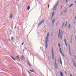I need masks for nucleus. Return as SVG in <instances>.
<instances>
[{
	"label": "nucleus",
	"instance_id": "f257e3e1",
	"mask_svg": "<svg viewBox=\"0 0 76 76\" xmlns=\"http://www.w3.org/2000/svg\"><path fill=\"white\" fill-rule=\"evenodd\" d=\"M48 37H49V33H47V36L45 38L46 45H45V48L47 49L48 47V45L47 42H48Z\"/></svg>",
	"mask_w": 76,
	"mask_h": 76
},
{
	"label": "nucleus",
	"instance_id": "f03ea898",
	"mask_svg": "<svg viewBox=\"0 0 76 76\" xmlns=\"http://www.w3.org/2000/svg\"><path fill=\"white\" fill-rule=\"evenodd\" d=\"M58 2H59V1H58L57 2V3L56 4V5H55V6L54 7V8L53 9V11H54V10H56V9H57V5H58Z\"/></svg>",
	"mask_w": 76,
	"mask_h": 76
},
{
	"label": "nucleus",
	"instance_id": "7ed1b4c3",
	"mask_svg": "<svg viewBox=\"0 0 76 76\" xmlns=\"http://www.w3.org/2000/svg\"><path fill=\"white\" fill-rule=\"evenodd\" d=\"M64 41L66 46V47H67V42H66L67 41V40L66 39H64Z\"/></svg>",
	"mask_w": 76,
	"mask_h": 76
},
{
	"label": "nucleus",
	"instance_id": "20e7f679",
	"mask_svg": "<svg viewBox=\"0 0 76 76\" xmlns=\"http://www.w3.org/2000/svg\"><path fill=\"white\" fill-rule=\"evenodd\" d=\"M52 59L53 60L54 59V53H53V51L52 50Z\"/></svg>",
	"mask_w": 76,
	"mask_h": 76
},
{
	"label": "nucleus",
	"instance_id": "39448f33",
	"mask_svg": "<svg viewBox=\"0 0 76 76\" xmlns=\"http://www.w3.org/2000/svg\"><path fill=\"white\" fill-rule=\"evenodd\" d=\"M59 51H60V53L62 54H63V52H62V51H61V48H60L59 49Z\"/></svg>",
	"mask_w": 76,
	"mask_h": 76
},
{
	"label": "nucleus",
	"instance_id": "423d86ee",
	"mask_svg": "<svg viewBox=\"0 0 76 76\" xmlns=\"http://www.w3.org/2000/svg\"><path fill=\"white\" fill-rule=\"evenodd\" d=\"M60 29H59V33L58 34V38H60Z\"/></svg>",
	"mask_w": 76,
	"mask_h": 76
},
{
	"label": "nucleus",
	"instance_id": "0eeeda50",
	"mask_svg": "<svg viewBox=\"0 0 76 76\" xmlns=\"http://www.w3.org/2000/svg\"><path fill=\"white\" fill-rule=\"evenodd\" d=\"M13 16H12V14H10V18L12 19V17Z\"/></svg>",
	"mask_w": 76,
	"mask_h": 76
},
{
	"label": "nucleus",
	"instance_id": "6e6552de",
	"mask_svg": "<svg viewBox=\"0 0 76 76\" xmlns=\"http://www.w3.org/2000/svg\"><path fill=\"white\" fill-rule=\"evenodd\" d=\"M69 52L70 53V50H71V49H70V45H69Z\"/></svg>",
	"mask_w": 76,
	"mask_h": 76
},
{
	"label": "nucleus",
	"instance_id": "1a4fd4ad",
	"mask_svg": "<svg viewBox=\"0 0 76 76\" xmlns=\"http://www.w3.org/2000/svg\"><path fill=\"white\" fill-rule=\"evenodd\" d=\"M55 22V19H54L52 20V24H53V23H54Z\"/></svg>",
	"mask_w": 76,
	"mask_h": 76
},
{
	"label": "nucleus",
	"instance_id": "9d476101",
	"mask_svg": "<svg viewBox=\"0 0 76 76\" xmlns=\"http://www.w3.org/2000/svg\"><path fill=\"white\" fill-rule=\"evenodd\" d=\"M60 74L61 76H63V73H62V72H60Z\"/></svg>",
	"mask_w": 76,
	"mask_h": 76
},
{
	"label": "nucleus",
	"instance_id": "9b49d317",
	"mask_svg": "<svg viewBox=\"0 0 76 76\" xmlns=\"http://www.w3.org/2000/svg\"><path fill=\"white\" fill-rule=\"evenodd\" d=\"M27 50V49H26V47H25V48H24L23 50V52H24V51H25V50Z\"/></svg>",
	"mask_w": 76,
	"mask_h": 76
},
{
	"label": "nucleus",
	"instance_id": "f8f14e48",
	"mask_svg": "<svg viewBox=\"0 0 76 76\" xmlns=\"http://www.w3.org/2000/svg\"><path fill=\"white\" fill-rule=\"evenodd\" d=\"M22 60H23L24 59V56H22V57L21 58Z\"/></svg>",
	"mask_w": 76,
	"mask_h": 76
},
{
	"label": "nucleus",
	"instance_id": "ddd939ff",
	"mask_svg": "<svg viewBox=\"0 0 76 76\" xmlns=\"http://www.w3.org/2000/svg\"><path fill=\"white\" fill-rule=\"evenodd\" d=\"M70 26H71V24H69L68 26V28L69 29H70Z\"/></svg>",
	"mask_w": 76,
	"mask_h": 76
},
{
	"label": "nucleus",
	"instance_id": "4468645a",
	"mask_svg": "<svg viewBox=\"0 0 76 76\" xmlns=\"http://www.w3.org/2000/svg\"><path fill=\"white\" fill-rule=\"evenodd\" d=\"M16 58H18V60H19V61H20V59H19V56H17V57H16Z\"/></svg>",
	"mask_w": 76,
	"mask_h": 76
},
{
	"label": "nucleus",
	"instance_id": "2eb2a0df",
	"mask_svg": "<svg viewBox=\"0 0 76 76\" xmlns=\"http://www.w3.org/2000/svg\"><path fill=\"white\" fill-rule=\"evenodd\" d=\"M30 9V7L29 6H28V8H27V10H29Z\"/></svg>",
	"mask_w": 76,
	"mask_h": 76
},
{
	"label": "nucleus",
	"instance_id": "dca6fc26",
	"mask_svg": "<svg viewBox=\"0 0 76 76\" xmlns=\"http://www.w3.org/2000/svg\"><path fill=\"white\" fill-rule=\"evenodd\" d=\"M41 24H42V23H41V22H40V23H39L38 25V26H39L40 25H41Z\"/></svg>",
	"mask_w": 76,
	"mask_h": 76
},
{
	"label": "nucleus",
	"instance_id": "f3484780",
	"mask_svg": "<svg viewBox=\"0 0 76 76\" xmlns=\"http://www.w3.org/2000/svg\"><path fill=\"white\" fill-rule=\"evenodd\" d=\"M73 5V4H71L70 6H69V7H71Z\"/></svg>",
	"mask_w": 76,
	"mask_h": 76
},
{
	"label": "nucleus",
	"instance_id": "a211bd4d",
	"mask_svg": "<svg viewBox=\"0 0 76 76\" xmlns=\"http://www.w3.org/2000/svg\"><path fill=\"white\" fill-rule=\"evenodd\" d=\"M44 21H45L44 20H43L40 22L42 23H43V22H44Z\"/></svg>",
	"mask_w": 76,
	"mask_h": 76
},
{
	"label": "nucleus",
	"instance_id": "6ab92c4d",
	"mask_svg": "<svg viewBox=\"0 0 76 76\" xmlns=\"http://www.w3.org/2000/svg\"><path fill=\"white\" fill-rule=\"evenodd\" d=\"M11 58L13 59V60H15V61L16 60L15 58H13V57H11Z\"/></svg>",
	"mask_w": 76,
	"mask_h": 76
},
{
	"label": "nucleus",
	"instance_id": "aec40b11",
	"mask_svg": "<svg viewBox=\"0 0 76 76\" xmlns=\"http://www.w3.org/2000/svg\"><path fill=\"white\" fill-rule=\"evenodd\" d=\"M61 39H62V37L61 36Z\"/></svg>",
	"mask_w": 76,
	"mask_h": 76
},
{
	"label": "nucleus",
	"instance_id": "412c9836",
	"mask_svg": "<svg viewBox=\"0 0 76 76\" xmlns=\"http://www.w3.org/2000/svg\"><path fill=\"white\" fill-rule=\"evenodd\" d=\"M30 72H34V71L31 69L30 70Z\"/></svg>",
	"mask_w": 76,
	"mask_h": 76
},
{
	"label": "nucleus",
	"instance_id": "4be33fe9",
	"mask_svg": "<svg viewBox=\"0 0 76 76\" xmlns=\"http://www.w3.org/2000/svg\"><path fill=\"white\" fill-rule=\"evenodd\" d=\"M58 45L60 48V43H58Z\"/></svg>",
	"mask_w": 76,
	"mask_h": 76
},
{
	"label": "nucleus",
	"instance_id": "5701e85b",
	"mask_svg": "<svg viewBox=\"0 0 76 76\" xmlns=\"http://www.w3.org/2000/svg\"><path fill=\"white\" fill-rule=\"evenodd\" d=\"M11 40H12V41H13V38L12 37H11Z\"/></svg>",
	"mask_w": 76,
	"mask_h": 76
},
{
	"label": "nucleus",
	"instance_id": "b1692460",
	"mask_svg": "<svg viewBox=\"0 0 76 76\" xmlns=\"http://www.w3.org/2000/svg\"><path fill=\"white\" fill-rule=\"evenodd\" d=\"M67 11V9H66V10H65V11L64 12L65 13Z\"/></svg>",
	"mask_w": 76,
	"mask_h": 76
},
{
	"label": "nucleus",
	"instance_id": "393cba45",
	"mask_svg": "<svg viewBox=\"0 0 76 76\" xmlns=\"http://www.w3.org/2000/svg\"><path fill=\"white\" fill-rule=\"evenodd\" d=\"M73 63L74 64V65L75 66V67H76V65L75 64V62H74V61H73Z\"/></svg>",
	"mask_w": 76,
	"mask_h": 76
},
{
	"label": "nucleus",
	"instance_id": "a878e982",
	"mask_svg": "<svg viewBox=\"0 0 76 76\" xmlns=\"http://www.w3.org/2000/svg\"><path fill=\"white\" fill-rule=\"evenodd\" d=\"M60 63H61V64L62 65V62H61V61H60Z\"/></svg>",
	"mask_w": 76,
	"mask_h": 76
},
{
	"label": "nucleus",
	"instance_id": "bb28decb",
	"mask_svg": "<svg viewBox=\"0 0 76 76\" xmlns=\"http://www.w3.org/2000/svg\"><path fill=\"white\" fill-rule=\"evenodd\" d=\"M55 68L56 69H57V66L56 65V66H55Z\"/></svg>",
	"mask_w": 76,
	"mask_h": 76
},
{
	"label": "nucleus",
	"instance_id": "cd10ccee",
	"mask_svg": "<svg viewBox=\"0 0 76 76\" xmlns=\"http://www.w3.org/2000/svg\"><path fill=\"white\" fill-rule=\"evenodd\" d=\"M54 13H55V12H53V13H52V15H54Z\"/></svg>",
	"mask_w": 76,
	"mask_h": 76
},
{
	"label": "nucleus",
	"instance_id": "c85d7f7f",
	"mask_svg": "<svg viewBox=\"0 0 76 76\" xmlns=\"http://www.w3.org/2000/svg\"><path fill=\"white\" fill-rule=\"evenodd\" d=\"M62 14H63V12H62L61 13V15H62Z\"/></svg>",
	"mask_w": 76,
	"mask_h": 76
},
{
	"label": "nucleus",
	"instance_id": "c756f323",
	"mask_svg": "<svg viewBox=\"0 0 76 76\" xmlns=\"http://www.w3.org/2000/svg\"><path fill=\"white\" fill-rule=\"evenodd\" d=\"M67 24V22H66V24H65V26H66Z\"/></svg>",
	"mask_w": 76,
	"mask_h": 76
},
{
	"label": "nucleus",
	"instance_id": "7c9ffc66",
	"mask_svg": "<svg viewBox=\"0 0 76 76\" xmlns=\"http://www.w3.org/2000/svg\"><path fill=\"white\" fill-rule=\"evenodd\" d=\"M64 26V25L62 24V26L61 27L62 28H63V27Z\"/></svg>",
	"mask_w": 76,
	"mask_h": 76
},
{
	"label": "nucleus",
	"instance_id": "2f4dec72",
	"mask_svg": "<svg viewBox=\"0 0 76 76\" xmlns=\"http://www.w3.org/2000/svg\"><path fill=\"white\" fill-rule=\"evenodd\" d=\"M60 61H61V58H60Z\"/></svg>",
	"mask_w": 76,
	"mask_h": 76
},
{
	"label": "nucleus",
	"instance_id": "473e14b6",
	"mask_svg": "<svg viewBox=\"0 0 76 76\" xmlns=\"http://www.w3.org/2000/svg\"><path fill=\"white\" fill-rule=\"evenodd\" d=\"M28 73H29V74H30L31 73H30V72H29V71H28Z\"/></svg>",
	"mask_w": 76,
	"mask_h": 76
},
{
	"label": "nucleus",
	"instance_id": "72a5a7b5",
	"mask_svg": "<svg viewBox=\"0 0 76 76\" xmlns=\"http://www.w3.org/2000/svg\"><path fill=\"white\" fill-rule=\"evenodd\" d=\"M55 63L56 64V59L55 60Z\"/></svg>",
	"mask_w": 76,
	"mask_h": 76
},
{
	"label": "nucleus",
	"instance_id": "f704fd0d",
	"mask_svg": "<svg viewBox=\"0 0 76 76\" xmlns=\"http://www.w3.org/2000/svg\"><path fill=\"white\" fill-rule=\"evenodd\" d=\"M64 23H65V22H64V23H63V25H64Z\"/></svg>",
	"mask_w": 76,
	"mask_h": 76
},
{
	"label": "nucleus",
	"instance_id": "c9c22d12",
	"mask_svg": "<svg viewBox=\"0 0 76 76\" xmlns=\"http://www.w3.org/2000/svg\"><path fill=\"white\" fill-rule=\"evenodd\" d=\"M28 65H29V66H31V64H30L29 63H28Z\"/></svg>",
	"mask_w": 76,
	"mask_h": 76
},
{
	"label": "nucleus",
	"instance_id": "e433bc0d",
	"mask_svg": "<svg viewBox=\"0 0 76 76\" xmlns=\"http://www.w3.org/2000/svg\"><path fill=\"white\" fill-rule=\"evenodd\" d=\"M53 16H54V15L52 14V17H53Z\"/></svg>",
	"mask_w": 76,
	"mask_h": 76
},
{
	"label": "nucleus",
	"instance_id": "4c0bfd02",
	"mask_svg": "<svg viewBox=\"0 0 76 76\" xmlns=\"http://www.w3.org/2000/svg\"><path fill=\"white\" fill-rule=\"evenodd\" d=\"M24 44V42H23L22 44V45H23Z\"/></svg>",
	"mask_w": 76,
	"mask_h": 76
},
{
	"label": "nucleus",
	"instance_id": "58836bf2",
	"mask_svg": "<svg viewBox=\"0 0 76 76\" xmlns=\"http://www.w3.org/2000/svg\"><path fill=\"white\" fill-rule=\"evenodd\" d=\"M50 6V5H48V8H49V7Z\"/></svg>",
	"mask_w": 76,
	"mask_h": 76
},
{
	"label": "nucleus",
	"instance_id": "ea45409f",
	"mask_svg": "<svg viewBox=\"0 0 76 76\" xmlns=\"http://www.w3.org/2000/svg\"><path fill=\"white\" fill-rule=\"evenodd\" d=\"M16 26H15V29H16Z\"/></svg>",
	"mask_w": 76,
	"mask_h": 76
},
{
	"label": "nucleus",
	"instance_id": "a19ab883",
	"mask_svg": "<svg viewBox=\"0 0 76 76\" xmlns=\"http://www.w3.org/2000/svg\"><path fill=\"white\" fill-rule=\"evenodd\" d=\"M63 56H64V54H63H63H62Z\"/></svg>",
	"mask_w": 76,
	"mask_h": 76
},
{
	"label": "nucleus",
	"instance_id": "79ce46f5",
	"mask_svg": "<svg viewBox=\"0 0 76 76\" xmlns=\"http://www.w3.org/2000/svg\"><path fill=\"white\" fill-rule=\"evenodd\" d=\"M52 26H54V23L53 24Z\"/></svg>",
	"mask_w": 76,
	"mask_h": 76
},
{
	"label": "nucleus",
	"instance_id": "37998d69",
	"mask_svg": "<svg viewBox=\"0 0 76 76\" xmlns=\"http://www.w3.org/2000/svg\"><path fill=\"white\" fill-rule=\"evenodd\" d=\"M53 17H52L51 18V19H53Z\"/></svg>",
	"mask_w": 76,
	"mask_h": 76
},
{
	"label": "nucleus",
	"instance_id": "c03bdc74",
	"mask_svg": "<svg viewBox=\"0 0 76 76\" xmlns=\"http://www.w3.org/2000/svg\"><path fill=\"white\" fill-rule=\"evenodd\" d=\"M65 72L66 74H67V72H66L65 71Z\"/></svg>",
	"mask_w": 76,
	"mask_h": 76
},
{
	"label": "nucleus",
	"instance_id": "a18cd8bd",
	"mask_svg": "<svg viewBox=\"0 0 76 76\" xmlns=\"http://www.w3.org/2000/svg\"><path fill=\"white\" fill-rule=\"evenodd\" d=\"M67 0H66V3H67Z\"/></svg>",
	"mask_w": 76,
	"mask_h": 76
},
{
	"label": "nucleus",
	"instance_id": "49530a36",
	"mask_svg": "<svg viewBox=\"0 0 76 76\" xmlns=\"http://www.w3.org/2000/svg\"><path fill=\"white\" fill-rule=\"evenodd\" d=\"M70 55H71V52H70V53H69Z\"/></svg>",
	"mask_w": 76,
	"mask_h": 76
},
{
	"label": "nucleus",
	"instance_id": "de8ad7c7",
	"mask_svg": "<svg viewBox=\"0 0 76 76\" xmlns=\"http://www.w3.org/2000/svg\"><path fill=\"white\" fill-rule=\"evenodd\" d=\"M55 75H56V76H57V75L56 74Z\"/></svg>",
	"mask_w": 76,
	"mask_h": 76
},
{
	"label": "nucleus",
	"instance_id": "09e8293b",
	"mask_svg": "<svg viewBox=\"0 0 76 76\" xmlns=\"http://www.w3.org/2000/svg\"><path fill=\"white\" fill-rule=\"evenodd\" d=\"M48 58H50V57L48 56Z\"/></svg>",
	"mask_w": 76,
	"mask_h": 76
},
{
	"label": "nucleus",
	"instance_id": "8fccbe9b",
	"mask_svg": "<svg viewBox=\"0 0 76 76\" xmlns=\"http://www.w3.org/2000/svg\"><path fill=\"white\" fill-rule=\"evenodd\" d=\"M57 18H58V17H57L56 18V19H57Z\"/></svg>",
	"mask_w": 76,
	"mask_h": 76
},
{
	"label": "nucleus",
	"instance_id": "3c124183",
	"mask_svg": "<svg viewBox=\"0 0 76 76\" xmlns=\"http://www.w3.org/2000/svg\"><path fill=\"white\" fill-rule=\"evenodd\" d=\"M27 64H28V63H28V62H27Z\"/></svg>",
	"mask_w": 76,
	"mask_h": 76
},
{
	"label": "nucleus",
	"instance_id": "603ef678",
	"mask_svg": "<svg viewBox=\"0 0 76 76\" xmlns=\"http://www.w3.org/2000/svg\"><path fill=\"white\" fill-rule=\"evenodd\" d=\"M56 25H57V24H56Z\"/></svg>",
	"mask_w": 76,
	"mask_h": 76
},
{
	"label": "nucleus",
	"instance_id": "864d4df0",
	"mask_svg": "<svg viewBox=\"0 0 76 76\" xmlns=\"http://www.w3.org/2000/svg\"><path fill=\"white\" fill-rule=\"evenodd\" d=\"M9 40L10 41V39H9Z\"/></svg>",
	"mask_w": 76,
	"mask_h": 76
},
{
	"label": "nucleus",
	"instance_id": "5fc2aeb1",
	"mask_svg": "<svg viewBox=\"0 0 76 76\" xmlns=\"http://www.w3.org/2000/svg\"><path fill=\"white\" fill-rule=\"evenodd\" d=\"M61 7H62V6H61Z\"/></svg>",
	"mask_w": 76,
	"mask_h": 76
},
{
	"label": "nucleus",
	"instance_id": "6e6d98bb",
	"mask_svg": "<svg viewBox=\"0 0 76 76\" xmlns=\"http://www.w3.org/2000/svg\"><path fill=\"white\" fill-rule=\"evenodd\" d=\"M46 30H47V28H46Z\"/></svg>",
	"mask_w": 76,
	"mask_h": 76
},
{
	"label": "nucleus",
	"instance_id": "4d7b16f0",
	"mask_svg": "<svg viewBox=\"0 0 76 76\" xmlns=\"http://www.w3.org/2000/svg\"><path fill=\"white\" fill-rule=\"evenodd\" d=\"M75 3H76V1H75Z\"/></svg>",
	"mask_w": 76,
	"mask_h": 76
},
{
	"label": "nucleus",
	"instance_id": "13d9d810",
	"mask_svg": "<svg viewBox=\"0 0 76 76\" xmlns=\"http://www.w3.org/2000/svg\"><path fill=\"white\" fill-rule=\"evenodd\" d=\"M46 32V31H45V32Z\"/></svg>",
	"mask_w": 76,
	"mask_h": 76
}]
</instances>
